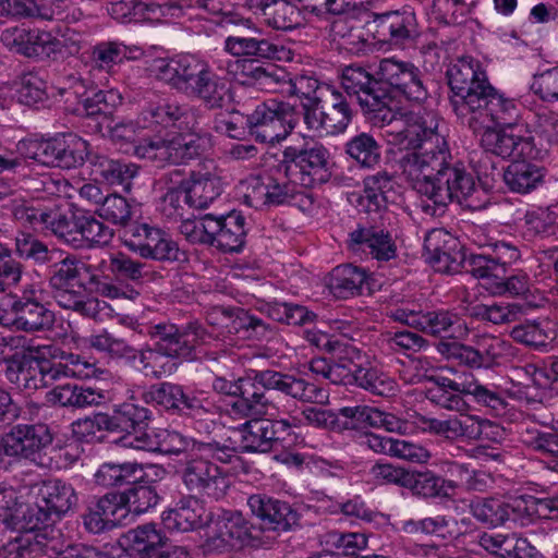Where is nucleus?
<instances>
[{
	"label": "nucleus",
	"instance_id": "nucleus-1",
	"mask_svg": "<svg viewBox=\"0 0 558 558\" xmlns=\"http://www.w3.org/2000/svg\"><path fill=\"white\" fill-rule=\"evenodd\" d=\"M404 178L420 195L435 206L457 203L471 210L485 207L484 192L477 186L473 173L463 161L456 159L446 138L427 144L424 154L408 161Z\"/></svg>",
	"mask_w": 558,
	"mask_h": 558
},
{
	"label": "nucleus",
	"instance_id": "nucleus-2",
	"mask_svg": "<svg viewBox=\"0 0 558 558\" xmlns=\"http://www.w3.org/2000/svg\"><path fill=\"white\" fill-rule=\"evenodd\" d=\"M210 385L219 395L236 397L231 403V411L241 417L277 413L266 390H277L303 403L325 404L329 399L327 390L315 383L275 369H251L236 379L214 374Z\"/></svg>",
	"mask_w": 558,
	"mask_h": 558
},
{
	"label": "nucleus",
	"instance_id": "nucleus-3",
	"mask_svg": "<svg viewBox=\"0 0 558 558\" xmlns=\"http://www.w3.org/2000/svg\"><path fill=\"white\" fill-rule=\"evenodd\" d=\"M125 325L140 335L156 340L154 347L140 350L133 347L132 357L125 362L146 377L160 378L172 374L175 369L174 359H193L194 350L199 343H208L210 336L198 324L191 323L184 330H179L174 324H142L130 319Z\"/></svg>",
	"mask_w": 558,
	"mask_h": 558
},
{
	"label": "nucleus",
	"instance_id": "nucleus-4",
	"mask_svg": "<svg viewBox=\"0 0 558 558\" xmlns=\"http://www.w3.org/2000/svg\"><path fill=\"white\" fill-rule=\"evenodd\" d=\"M371 122L384 128L388 144L411 150L400 159L403 175L407 162L424 154L427 144L435 145L436 138H446L438 131L439 119L433 112H395L387 104L379 113L372 116Z\"/></svg>",
	"mask_w": 558,
	"mask_h": 558
},
{
	"label": "nucleus",
	"instance_id": "nucleus-5",
	"mask_svg": "<svg viewBox=\"0 0 558 558\" xmlns=\"http://www.w3.org/2000/svg\"><path fill=\"white\" fill-rule=\"evenodd\" d=\"M141 400L172 414L193 420L198 429L207 430L220 414L221 407L203 391L184 390L183 386L170 381L150 385L141 392Z\"/></svg>",
	"mask_w": 558,
	"mask_h": 558
},
{
	"label": "nucleus",
	"instance_id": "nucleus-6",
	"mask_svg": "<svg viewBox=\"0 0 558 558\" xmlns=\"http://www.w3.org/2000/svg\"><path fill=\"white\" fill-rule=\"evenodd\" d=\"M211 147V135L195 129L167 134L165 137H144L134 145V155L154 162L157 167H165L187 163L205 155Z\"/></svg>",
	"mask_w": 558,
	"mask_h": 558
},
{
	"label": "nucleus",
	"instance_id": "nucleus-7",
	"mask_svg": "<svg viewBox=\"0 0 558 558\" xmlns=\"http://www.w3.org/2000/svg\"><path fill=\"white\" fill-rule=\"evenodd\" d=\"M37 502V554L41 544L50 542L49 549L56 553L60 545V531L56 523L76 504L74 488L58 478L43 481L38 489Z\"/></svg>",
	"mask_w": 558,
	"mask_h": 558
},
{
	"label": "nucleus",
	"instance_id": "nucleus-8",
	"mask_svg": "<svg viewBox=\"0 0 558 558\" xmlns=\"http://www.w3.org/2000/svg\"><path fill=\"white\" fill-rule=\"evenodd\" d=\"M34 498L32 485L21 486L17 492L0 486V522L5 527L22 533L14 544H10L15 553L13 558H33Z\"/></svg>",
	"mask_w": 558,
	"mask_h": 558
},
{
	"label": "nucleus",
	"instance_id": "nucleus-9",
	"mask_svg": "<svg viewBox=\"0 0 558 558\" xmlns=\"http://www.w3.org/2000/svg\"><path fill=\"white\" fill-rule=\"evenodd\" d=\"M520 117V107L513 98L494 87L490 82L458 118L474 132L493 125L513 126Z\"/></svg>",
	"mask_w": 558,
	"mask_h": 558
},
{
	"label": "nucleus",
	"instance_id": "nucleus-10",
	"mask_svg": "<svg viewBox=\"0 0 558 558\" xmlns=\"http://www.w3.org/2000/svg\"><path fill=\"white\" fill-rule=\"evenodd\" d=\"M299 118L291 105L269 99L258 104L245 116V124L257 142L276 144L288 137L296 126Z\"/></svg>",
	"mask_w": 558,
	"mask_h": 558
},
{
	"label": "nucleus",
	"instance_id": "nucleus-11",
	"mask_svg": "<svg viewBox=\"0 0 558 558\" xmlns=\"http://www.w3.org/2000/svg\"><path fill=\"white\" fill-rule=\"evenodd\" d=\"M61 351L53 343H37V373L43 388L52 386L62 378L89 379L101 377L107 371L80 355L61 356Z\"/></svg>",
	"mask_w": 558,
	"mask_h": 558
},
{
	"label": "nucleus",
	"instance_id": "nucleus-12",
	"mask_svg": "<svg viewBox=\"0 0 558 558\" xmlns=\"http://www.w3.org/2000/svg\"><path fill=\"white\" fill-rule=\"evenodd\" d=\"M185 488L196 496L219 500L230 487L227 472L214 461L207 460L196 449L191 451L179 471Z\"/></svg>",
	"mask_w": 558,
	"mask_h": 558
},
{
	"label": "nucleus",
	"instance_id": "nucleus-13",
	"mask_svg": "<svg viewBox=\"0 0 558 558\" xmlns=\"http://www.w3.org/2000/svg\"><path fill=\"white\" fill-rule=\"evenodd\" d=\"M125 247L144 259L173 263L180 259L178 243L165 230L148 223H130L122 234Z\"/></svg>",
	"mask_w": 558,
	"mask_h": 558
},
{
	"label": "nucleus",
	"instance_id": "nucleus-14",
	"mask_svg": "<svg viewBox=\"0 0 558 558\" xmlns=\"http://www.w3.org/2000/svg\"><path fill=\"white\" fill-rule=\"evenodd\" d=\"M505 130H496L493 126L483 128L481 146L485 151L501 158H521L537 160L547 155V149L535 143L532 132L523 126H506Z\"/></svg>",
	"mask_w": 558,
	"mask_h": 558
},
{
	"label": "nucleus",
	"instance_id": "nucleus-15",
	"mask_svg": "<svg viewBox=\"0 0 558 558\" xmlns=\"http://www.w3.org/2000/svg\"><path fill=\"white\" fill-rule=\"evenodd\" d=\"M281 161L306 190L326 183L331 175L330 154L323 144H306L302 148L286 147Z\"/></svg>",
	"mask_w": 558,
	"mask_h": 558
},
{
	"label": "nucleus",
	"instance_id": "nucleus-16",
	"mask_svg": "<svg viewBox=\"0 0 558 558\" xmlns=\"http://www.w3.org/2000/svg\"><path fill=\"white\" fill-rule=\"evenodd\" d=\"M450 86V106L458 117L489 81L481 62L464 56L452 62L447 70Z\"/></svg>",
	"mask_w": 558,
	"mask_h": 558
},
{
	"label": "nucleus",
	"instance_id": "nucleus-17",
	"mask_svg": "<svg viewBox=\"0 0 558 558\" xmlns=\"http://www.w3.org/2000/svg\"><path fill=\"white\" fill-rule=\"evenodd\" d=\"M341 86L350 98L355 97L369 121L391 101L387 89L379 85L378 76L361 65L351 64L342 70Z\"/></svg>",
	"mask_w": 558,
	"mask_h": 558
},
{
	"label": "nucleus",
	"instance_id": "nucleus-18",
	"mask_svg": "<svg viewBox=\"0 0 558 558\" xmlns=\"http://www.w3.org/2000/svg\"><path fill=\"white\" fill-rule=\"evenodd\" d=\"M353 118L350 102L341 92L331 89L328 99L304 113L303 121L310 131L319 136L343 133Z\"/></svg>",
	"mask_w": 558,
	"mask_h": 558
},
{
	"label": "nucleus",
	"instance_id": "nucleus-19",
	"mask_svg": "<svg viewBox=\"0 0 558 558\" xmlns=\"http://www.w3.org/2000/svg\"><path fill=\"white\" fill-rule=\"evenodd\" d=\"M138 123L147 129L173 128L180 131L198 129V109L187 104L160 100L149 102L138 114Z\"/></svg>",
	"mask_w": 558,
	"mask_h": 558
},
{
	"label": "nucleus",
	"instance_id": "nucleus-20",
	"mask_svg": "<svg viewBox=\"0 0 558 558\" xmlns=\"http://www.w3.org/2000/svg\"><path fill=\"white\" fill-rule=\"evenodd\" d=\"M376 75L381 87L385 85L410 100L422 101L427 97L422 72L411 62L395 58L383 59Z\"/></svg>",
	"mask_w": 558,
	"mask_h": 558
},
{
	"label": "nucleus",
	"instance_id": "nucleus-21",
	"mask_svg": "<svg viewBox=\"0 0 558 558\" xmlns=\"http://www.w3.org/2000/svg\"><path fill=\"white\" fill-rule=\"evenodd\" d=\"M182 94L198 98L209 109H218L227 102L228 88L208 62L197 57Z\"/></svg>",
	"mask_w": 558,
	"mask_h": 558
},
{
	"label": "nucleus",
	"instance_id": "nucleus-22",
	"mask_svg": "<svg viewBox=\"0 0 558 558\" xmlns=\"http://www.w3.org/2000/svg\"><path fill=\"white\" fill-rule=\"evenodd\" d=\"M458 240L445 229H433L424 239V256L426 262L442 274H454L460 268L465 269V260L469 254H462Z\"/></svg>",
	"mask_w": 558,
	"mask_h": 558
},
{
	"label": "nucleus",
	"instance_id": "nucleus-23",
	"mask_svg": "<svg viewBox=\"0 0 558 558\" xmlns=\"http://www.w3.org/2000/svg\"><path fill=\"white\" fill-rule=\"evenodd\" d=\"M269 206L291 205L302 213L311 214L315 208L313 195L301 185L295 174L287 166L279 163L276 173L268 175Z\"/></svg>",
	"mask_w": 558,
	"mask_h": 558
},
{
	"label": "nucleus",
	"instance_id": "nucleus-24",
	"mask_svg": "<svg viewBox=\"0 0 558 558\" xmlns=\"http://www.w3.org/2000/svg\"><path fill=\"white\" fill-rule=\"evenodd\" d=\"M486 253H470L465 260V270L478 279L487 278L493 274L506 275L507 266L521 257L517 244L511 241H495L487 245Z\"/></svg>",
	"mask_w": 558,
	"mask_h": 558
},
{
	"label": "nucleus",
	"instance_id": "nucleus-25",
	"mask_svg": "<svg viewBox=\"0 0 558 558\" xmlns=\"http://www.w3.org/2000/svg\"><path fill=\"white\" fill-rule=\"evenodd\" d=\"M246 505L265 531L287 532L298 524L299 514L287 501L254 494L247 497Z\"/></svg>",
	"mask_w": 558,
	"mask_h": 558
},
{
	"label": "nucleus",
	"instance_id": "nucleus-26",
	"mask_svg": "<svg viewBox=\"0 0 558 558\" xmlns=\"http://www.w3.org/2000/svg\"><path fill=\"white\" fill-rule=\"evenodd\" d=\"M348 248L355 254L388 262L397 256V244L391 233L378 226H357L349 233Z\"/></svg>",
	"mask_w": 558,
	"mask_h": 558
},
{
	"label": "nucleus",
	"instance_id": "nucleus-27",
	"mask_svg": "<svg viewBox=\"0 0 558 558\" xmlns=\"http://www.w3.org/2000/svg\"><path fill=\"white\" fill-rule=\"evenodd\" d=\"M247 8L276 31L289 32L305 25V14L288 0H246Z\"/></svg>",
	"mask_w": 558,
	"mask_h": 558
},
{
	"label": "nucleus",
	"instance_id": "nucleus-28",
	"mask_svg": "<svg viewBox=\"0 0 558 558\" xmlns=\"http://www.w3.org/2000/svg\"><path fill=\"white\" fill-rule=\"evenodd\" d=\"M223 48L234 57H255L276 61H292L294 57L293 51L283 45L244 34L228 36Z\"/></svg>",
	"mask_w": 558,
	"mask_h": 558
},
{
	"label": "nucleus",
	"instance_id": "nucleus-29",
	"mask_svg": "<svg viewBox=\"0 0 558 558\" xmlns=\"http://www.w3.org/2000/svg\"><path fill=\"white\" fill-rule=\"evenodd\" d=\"M251 538V523L244 515L238 511H226L216 520L214 533L207 539L206 547L208 550H222L242 546Z\"/></svg>",
	"mask_w": 558,
	"mask_h": 558
},
{
	"label": "nucleus",
	"instance_id": "nucleus-30",
	"mask_svg": "<svg viewBox=\"0 0 558 558\" xmlns=\"http://www.w3.org/2000/svg\"><path fill=\"white\" fill-rule=\"evenodd\" d=\"M214 230L210 245L223 253H239L246 239V221L240 211L232 210L227 215L213 214Z\"/></svg>",
	"mask_w": 558,
	"mask_h": 558
},
{
	"label": "nucleus",
	"instance_id": "nucleus-31",
	"mask_svg": "<svg viewBox=\"0 0 558 558\" xmlns=\"http://www.w3.org/2000/svg\"><path fill=\"white\" fill-rule=\"evenodd\" d=\"M478 545L497 558H543L538 549L519 533H482Z\"/></svg>",
	"mask_w": 558,
	"mask_h": 558
},
{
	"label": "nucleus",
	"instance_id": "nucleus-32",
	"mask_svg": "<svg viewBox=\"0 0 558 558\" xmlns=\"http://www.w3.org/2000/svg\"><path fill=\"white\" fill-rule=\"evenodd\" d=\"M472 515L481 523L502 526L508 522L519 524L518 496L504 498H477L470 504Z\"/></svg>",
	"mask_w": 558,
	"mask_h": 558
},
{
	"label": "nucleus",
	"instance_id": "nucleus-33",
	"mask_svg": "<svg viewBox=\"0 0 558 558\" xmlns=\"http://www.w3.org/2000/svg\"><path fill=\"white\" fill-rule=\"evenodd\" d=\"M418 330L433 337L453 340H463L470 332L465 320L458 313L445 308L422 311Z\"/></svg>",
	"mask_w": 558,
	"mask_h": 558
},
{
	"label": "nucleus",
	"instance_id": "nucleus-34",
	"mask_svg": "<svg viewBox=\"0 0 558 558\" xmlns=\"http://www.w3.org/2000/svg\"><path fill=\"white\" fill-rule=\"evenodd\" d=\"M373 24L374 38L381 44L404 45L415 33L414 15L407 12H389L379 15Z\"/></svg>",
	"mask_w": 558,
	"mask_h": 558
},
{
	"label": "nucleus",
	"instance_id": "nucleus-35",
	"mask_svg": "<svg viewBox=\"0 0 558 558\" xmlns=\"http://www.w3.org/2000/svg\"><path fill=\"white\" fill-rule=\"evenodd\" d=\"M196 59L197 56L191 53L156 58L149 64V72L157 80L182 94Z\"/></svg>",
	"mask_w": 558,
	"mask_h": 558
},
{
	"label": "nucleus",
	"instance_id": "nucleus-36",
	"mask_svg": "<svg viewBox=\"0 0 558 558\" xmlns=\"http://www.w3.org/2000/svg\"><path fill=\"white\" fill-rule=\"evenodd\" d=\"M240 448L247 453L269 452L279 437L276 424L265 417H253L238 427Z\"/></svg>",
	"mask_w": 558,
	"mask_h": 558
},
{
	"label": "nucleus",
	"instance_id": "nucleus-37",
	"mask_svg": "<svg viewBox=\"0 0 558 558\" xmlns=\"http://www.w3.org/2000/svg\"><path fill=\"white\" fill-rule=\"evenodd\" d=\"M183 184L187 191L190 206L201 209L207 208L222 193L223 185L216 167L213 170L192 171L190 179Z\"/></svg>",
	"mask_w": 558,
	"mask_h": 558
},
{
	"label": "nucleus",
	"instance_id": "nucleus-38",
	"mask_svg": "<svg viewBox=\"0 0 558 558\" xmlns=\"http://www.w3.org/2000/svg\"><path fill=\"white\" fill-rule=\"evenodd\" d=\"M480 280L482 287L493 295L522 296L533 307L539 306V302L543 301L541 295H535L531 291L530 278L524 272H518L507 278L506 275L493 274Z\"/></svg>",
	"mask_w": 558,
	"mask_h": 558
},
{
	"label": "nucleus",
	"instance_id": "nucleus-39",
	"mask_svg": "<svg viewBox=\"0 0 558 558\" xmlns=\"http://www.w3.org/2000/svg\"><path fill=\"white\" fill-rule=\"evenodd\" d=\"M162 525L171 532H187L201 527L207 514L198 499H183L162 513Z\"/></svg>",
	"mask_w": 558,
	"mask_h": 558
},
{
	"label": "nucleus",
	"instance_id": "nucleus-40",
	"mask_svg": "<svg viewBox=\"0 0 558 558\" xmlns=\"http://www.w3.org/2000/svg\"><path fill=\"white\" fill-rule=\"evenodd\" d=\"M352 12L333 14L336 17L330 24V35L341 49L351 53H360L365 50L367 38L365 37L361 21L355 19Z\"/></svg>",
	"mask_w": 558,
	"mask_h": 558
},
{
	"label": "nucleus",
	"instance_id": "nucleus-41",
	"mask_svg": "<svg viewBox=\"0 0 558 558\" xmlns=\"http://www.w3.org/2000/svg\"><path fill=\"white\" fill-rule=\"evenodd\" d=\"M92 173L111 185H121L130 190L131 181L137 175L138 167L131 162L109 158L95 153L90 157Z\"/></svg>",
	"mask_w": 558,
	"mask_h": 558
},
{
	"label": "nucleus",
	"instance_id": "nucleus-42",
	"mask_svg": "<svg viewBox=\"0 0 558 558\" xmlns=\"http://www.w3.org/2000/svg\"><path fill=\"white\" fill-rule=\"evenodd\" d=\"M151 418V411L134 402L118 405L112 415L99 416L97 420L106 430L125 432L126 434L143 429Z\"/></svg>",
	"mask_w": 558,
	"mask_h": 558
},
{
	"label": "nucleus",
	"instance_id": "nucleus-43",
	"mask_svg": "<svg viewBox=\"0 0 558 558\" xmlns=\"http://www.w3.org/2000/svg\"><path fill=\"white\" fill-rule=\"evenodd\" d=\"M73 241H66L75 247L107 245L113 238V230L93 216L75 215L71 228Z\"/></svg>",
	"mask_w": 558,
	"mask_h": 558
},
{
	"label": "nucleus",
	"instance_id": "nucleus-44",
	"mask_svg": "<svg viewBox=\"0 0 558 558\" xmlns=\"http://www.w3.org/2000/svg\"><path fill=\"white\" fill-rule=\"evenodd\" d=\"M367 276L363 267L352 264L339 265L330 272L328 288L336 298L345 300L361 293Z\"/></svg>",
	"mask_w": 558,
	"mask_h": 558
},
{
	"label": "nucleus",
	"instance_id": "nucleus-45",
	"mask_svg": "<svg viewBox=\"0 0 558 558\" xmlns=\"http://www.w3.org/2000/svg\"><path fill=\"white\" fill-rule=\"evenodd\" d=\"M458 413L456 415L458 440L475 441L486 439L498 441L502 437L504 429L499 424L478 415L470 414L469 411Z\"/></svg>",
	"mask_w": 558,
	"mask_h": 558
},
{
	"label": "nucleus",
	"instance_id": "nucleus-46",
	"mask_svg": "<svg viewBox=\"0 0 558 558\" xmlns=\"http://www.w3.org/2000/svg\"><path fill=\"white\" fill-rule=\"evenodd\" d=\"M502 177L510 191L525 194L542 183L544 169L531 159L514 160L505 169Z\"/></svg>",
	"mask_w": 558,
	"mask_h": 558
},
{
	"label": "nucleus",
	"instance_id": "nucleus-47",
	"mask_svg": "<svg viewBox=\"0 0 558 558\" xmlns=\"http://www.w3.org/2000/svg\"><path fill=\"white\" fill-rule=\"evenodd\" d=\"M49 275L51 286L57 289L83 288L94 278L88 265L70 257H61L56 260Z\"/></svg>",
	"mask_w": 558,
	"mask_h": 558
},
{
	"label": "nucleus",
	"instance_id": "nucleus-48",
	"mask_svg": "<svg viewBox=\"0 0 558 558\" xmlns=\"http://www.w3.org/2000/svg\"><path fill=\"white\" fill-rule=\"evenodd\" d=\"M393 190L392 177L387 171L367 175L363 180L360 205L368 213L379 211L388 203V194Z\"/></svg>",
	"mask_w": 558,
	"mask_h": 558
},
{
	"label": "nucleus",
	"instance_id": "nucleus-49",
	"mask_svg": "<svg viewBox=\"0 0 558 558\" xmlns=\"http://www.w3.org/2000/svg\"><path fill=\"white\" fill-rule=\"evenodd\" d=\"M62 438L53 428L37 424V465L47 469H60L62 457L66 456Z\"/></svg>",
	"mask_w": 558,
	"mask_h": 558
},
{
	"label": "nucleus",
	"instance_id": "nucleus-50",
	"mask_svg": "<svg viewBox=\"0 0 558 558\" xmlns=\"http://www.w3.org/2000/svg\"><path fill=\"white\" fill-rule=\"evenodd\" d=\"M468 380L457 381L449 378L438 380V386L430 389L428 399L438 407L448 411H469L470 404L465 400Z\"/></svg>",
	"mask_w": 558,
	"mask_h": 558
},
{
	"label": "nucleus",
	"instance_id": "nucleus-51",
	"mask_svg": "<svg viewBox=\"0 0 558 558\" xmlns=\"http://www.w3.org/2000/svg\"><path fill=\"white\" fill-rule=\"evenodd\" d=\"M405 487L425 498H442L448 497L457 488V483L445 480L429 470L423 472L409 471Z\"/></svg>",
	"mask_w": 558,
	"mask_h": 558
},
{
	"label": "nucleus",
	"instance_id": "nucleus-52",
	"mask_svg": "<svg viewBox=\"0 0 558 558\" xmlns=\"http://www.w3.org/2000/svg\"><path fill=\"white\" fill-rule=\"evenodd\" d=\"M37 211H40L39 222L44 232L51 233L65 242L74 240L71 236V228L75 215L70 214L63 204L52 201L50 206H37Z\"/></svg>",
	"mask_w": 558,
	"mask_h": 558
},
{
	"label": "nucleus",
	"instance_id": "nucleus-53",
	"mask_svg": "<svg viewBox=\"0 0 558 558\" xmlns=\"http://www.w3.org/2000/svg\"><path fill=\"white\" fill-rule=\"evenodd\" d=\"M128 546L135 553L147 557L167 546V536L155 523H146L130 530L125 534Z\"/></svg>",
	"mask_w": 558,
	"mask_h": 558
},
{
	"label": "nucleus",
	"instance_id": "nucleus-54",
	"mask_svg": "<svg viewBox=\"0 0 558 558\" xmlns=\"http://www.w3.org/2000/svg\"><path fill=\"white\" fill-rule=\"evenodd\" d=\"M143 474L136 462H105L94 474L95 483L102 487L122 486L137 482Z\"/></svg>",
	"mask_w": 558,
	"mask_h": 558
},
{
	"label": "nucleus",
	"instance_id": "nucleus-55",
	"mask_svg": "<svg viewBox=\"0 0 558 558\" xmlns=\"http://www.w3.org/2000/svg\"><path fill=\"white\" fill-rule=\"evenodd\" d=\"M34 348L27 345L22 350L15 351L11 356H3L7 363L5 374L8 379L19 389L31 388V383L35 377L33 363L35 361Z\"/></svg>",
	"mask_w": 558,
	"mask_h": 558
},
{
	"label": "nucleus",
	"instance_id": "nucleus-56",
	"mask_svg": "<svg viewBox=\"0 0 558 558\" xmlns=\"http://www.w3.org/2000/svg\"><path fill=\"white\" fill-rule=\"evenodd\" d=\"M0 452L11 457L33 459L35 454V425L19 424L2 437Z\"/></svg>",
	"mask_w": 558,
	"mask_h": 558
},
{
	"label": "nucleus",
	"instance_id": "nucleus-57",
	"mask_svg": "<svg viewBox=\"0 0 558 558\" xmlns=\"http://www.w3.org/2000/svg\"><path fill=\"white\" fill-rule=\"evenodd\" d=\"M473 343L482 368L498 365L513 353V347L509 341L493 335H476Z\"/></svg>",
	"mask_w": 558,
	"mask_h": 558
},
{
	"label": "nucleus",
	"instance_id": "nucleus-58",
	"mask_svg": "<svg viewBox=\"0 0 558 558\" xmlns=\"http://www.w3.org/2000/svg\"><path fill=\"white\" fill-rule=\"evenodd\" d=\"M319 544L325 551L338 556H352L367 546V538L362 533L328 531L319 536Z\"/></svg>",
	"mask_w": 558,
	"mask_h": 558
},
{
	"label": "nucleus",
	"instance_id": "nucleus-59",
	"mask_svg": "<svg viewBox=\"0 0 558 558\" xmlns=\"http://www.w3.org/2000/svg\"><path fill=\"white\" fill-rule=\"evenodd\" d=\"M519 525L525 526L538 519H551L558 512V499L518 496Z\"/></svg>",
	"mask_w": 558,
	"mask_h": 558
},
{
	"label": "nucleus",
	"instance_id": "nucleus-60",
	"mask_svg": "<svg viewBox=\"0 0 558 558\" xmlns=\"http://www.w3.org/2000/svg\"><path fill=\"white\" fill-rule=\"evenodd\" d=\"M353 385L380 397L392 396L396 391L395 380L378 368L372 366L365 367L355 364Z\"/></svg>",
	"mask_w": 558,
	"mask_h": 558
},
{
	"label": "nucleus",
	"instance_id": "nucleus-61",
	"mask_svg": "<svg viewBox=\"0 0 558 558\" xmlns=\"http://www.w3.org/2000/svg\"><path fill=\"white\" fill-rule=\"evenodd\" d=\"M57 301L60 306L73 310L84 316L95 317L97 312L107 304L97 299L89 298L86 293V286L74 290L71 287L58 289Z\"/></svg>",
	"mask_w": 558,
	"mask_h": 558
},
{
	"label": "nucleus",
	"instance_id": "nucleus-62",
	"mask_svg": "<svg viewBox=\"0 0 558 558\" xmlns=\"http://www.w3.org/2000/svg\"><path fill=\"white\" fill-rule=\"evenodd\" d=\"M324 89L329 90V87L320 84L319 81L314 77L300 75L293 78L290 75L287 96H299L305 99V101L302 102L304 114L307 110L312 109V107H316L323 102L322 95Z\"/></svg>",
	"mask_w": 558,
	"mask_h": 558
},
{
	"label": "nucleus",
	"instance_id": "nucleus-63",
	"mask_svg": "<svg viewBox=\"0 0 558 558\" xmlns=\"http://www.w3.org/2000/svg\"><path fill=\"white\" fill-rule=\"evenodd\" d=\"M345 153L365 168L375 167L380 160V148L375 138L367 133L353 136L345 144Z\"/></svg>",
	"mask_w": 558,
	"mask_h": 558
},
{
	"label": "nucleus",
	"instance_id": "nucleus-64",
	"mask_svg": "<svg viewBox=\"0 0 558 558\" xmlns=\"http://www.w3.org/2000/svg\"><path fill=\"white\" fill-rule=\"evenodd\" d=\"M386 350L396 354H402L408 357L425 350L428 341L421 335L410 331H388L383 339Z\"/></svg>",
	"mask_w": 558,
	"mask_h": 558
}]
</instances>
